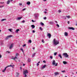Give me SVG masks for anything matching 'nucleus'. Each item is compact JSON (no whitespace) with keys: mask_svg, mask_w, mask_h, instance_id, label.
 <instances>
[{"mask_svg":"<svg viewBox=\"0 0 77 77\" xmlns=\"http://www.w3.org/2000/svg\"><path fill=\"white\" fill-rule=\"evenodd\" d=\"M18 56V53H17L16 54V56Z\"/></svg>","mask_w":77,"mask_h":77,"instance_id":"nucleus-37","label":"nucleus"},{"mask_svg":"<svg viewBox=\"0 0 77 77\" xmlns=\"http://www.w3.org/2000/svg\"><path fill=\"white\" fill-rule=\"evenodd\" d=\"M36 54V53H34V54H32V57H33L34 56H35V55Z\"/></svg>","mask_w":77,"mask_h":77,"instance_id":"nucleus-21","label":"nucleus"},{"mask_svg":"<svg viewBox=\"0 0 77 77\" xmlns=\"http://www.w3.org/2000/svg\"><path fill=\"white\" fill-rule=\"evenodd\" d=\"M43 62H44V63H45L46 62V61H45V60H44L43 61Z\"/></svg>","mask_w":77,"mask_h":77,"instance_id":"nucleus-50","label":"nucleus"},{"mask_svg":"<svg viewBox=\"0 0 77 77\" xmlns=\"http://www.w3.org/2000/svg\"><path fill=\"white\" fill-rule=\"evenodd\" d=\"M66 17H67L68 18H69L70 17L69 16H66Z\"/></svg>","mask_w":77,"mask_h":77,"instance_id":"nucleus-38","label":"nucleus"},{"mask_svg":"<svg viewBox=\"0 0 77 77\" xmlns=\"http://www.w3.org/2000/svg\"><path fill=\"white\" fill-rule=\"evenodd\" d=\"M44 12L45 14H47V12L46 11H44Z\"/></svg>","mask_w":77,"mask_h":77,"instance_id":"nucleus-53","label":"nucleus"},{"mask_svg":"<svg viewBox=\"0 0 77 77\" xmlns=\"http://www.w3.org/2000/svg\"><path fill=\"white\" fill-rule=\"evenodd\" d=\"M58 12H59L60 13L61 12V11H60V10H59Z\"/></svg>","mask_w":77,"mask_h":77,"instance_id":"nucleus-49","label":"nucleus"},{"mask_svg":"<svg viewBox=\"0 0 77 77\" xmlns=\"http://www.w3.org/2000/svg\"><path fill=\"white\" fill-rule=\"evenodd\" d=\"M20 50L21 51H22V52H23V53H24V50H23V48H21L20 49Z\"/></svg>","mask_w":77,"mask_h":77,"instance_id":"nucleus-31","label":"nucleus"},{"mask_svg":"<svg viewBox=\"0 0 77 77\" xmlns=\"http://www.w3.org/2000/svg\"><path fill=\"white\" fill-rule=\"evenodd\" d=\"M7 68L8 67H14V66L13 65H10L9 66H7Z\"/></svg>","mask_w":77,"mask_h":77,"instance_id":"nucleus-18","label":"nucleus"},{"mask_svg":"<svg viewBox=\"0 0 77 77\" xmlns=\"http://www.w3.org/2000/svg\"><path fill=\"white\" fill-rule=\"evenodd\" d=\"M19 5L20 6H21V5H22V3H19Z\"/></svg>","mask_w":77,"mask_h":77,"instance_id":"nucleus-47","label":"nucleus"},{"mask_svg":"<svg viewBox=\"0 0 77 77\" xmlns=\"http://www.w3.org/2000/svg\"><path fill=\"white\" fill-rule=\"evenodd\" d=\"M3 7H4V5H2V6H0V8H3Z\"/></svg>","mask_w":77,"mask_h":77,"instance_id":"nucleus-39","label":"nucleus"},{"mask_svg":"<svg viewBox=\"0 0 77 77\" xmlns=\"http://www.w3.org/2000/svg\"><path fill=\"white\" fill-rule=\"evenodd\" d=\"M31 27H32V29H34L35 27V26L34 25H31Z\"/></svg>","mask_w":77,"mask_h":77,"instance_id":"nucleus-19","label":"nucleus"},{"mask_svg":"<svg viewBox=\"0 0 77 77\" xmlns=\"http://www.w3.org/2000/svg\"><path fill=\"white\" fill-rule=\"evenodd\" d=\"M45 11H47V9H45Z\"/></svg>","mask_w":77,"mask_h":77,"instance_id":"nucleus-62","label":"nucleus"},{"mask_svg":"<svg viewBox=\"0 0 77 77\" xmlns=\"http://www.w3.org/2000/svg\"><path fill=\"white\" fill-rule=\"evenodd\" d=\"M10 2H11V1H10V0H8L7 2V5H9V4L10 3Z\"/></svg>","mask_w":77,"mask_h":77,"instance_id":"nucleus-20","label":"nucleus"},{"mask_svg":"<svg viewBox=\"0 0 77 77\" xmlns=\"http://www.w3.org/2000/svg\"><path fill=\"white\" fill-rule=\"evenodd\" d=\"M26 45V44H24V45L23 46V47H25Z\"/></svg>","mask_w":77,"mask_h":77,"instance_id":"nucleus-48","label":"nucleus"},{"mask_svg":"<svg viewBox=\"0 0 77 77\" xmlns=\"http://www.w3.org/2000/svg\"><path fill=\"white\" fill-rule=\"evenodd\" d=\"M22 18V17H19L17 18L16 20H21V19Z\"/></svg>","mask_w":77,"mask_h":77,"instance_id":"nucleus-13","label":"nucleus"},{"mask_svg":"<svg viewBox=\"0 0 77 77\" xmlns=\"http://www.w3.org/2000/svg\"><path fill=\"white\" fill-rule=\"evenodd\" d=\"M50 59H53V57L51 56H50Z\"/></svg>","mask_w":77,"mask_h":77,"instance_id":"nucleus-35","label":"nucleus"},{"mask_svg":"<svg viewBox=\"0 0 77 77\" xmlns=\"http://www.w3.org/2000/svg\"><path fill=\"white\" fill-rule=\"evenodd\" d=\"M46 66V65H44L43 66V67H42V69H44V68H45Z\"/></svg>","mask_w":77,"mask_h":77,"instance_id":"nucleus-23","label":"nucleus"},{"mask_svg":"<svg viewBox=\"0 0 77 77\" xmlns=\"http://www.w3.org/2000/svg\"><path fill=\"white\" fill-rule=\"evenodd\" d=\"M3 42H1V45H3Z\"/></svg>","mask_w":77,"mask_h":77,"instance_id":"nucleus-45","label":"nucleus"},{"mask_svg":"<svg viewBox=\"0 0 77 77\" xmlns=\"http://www.w3.org/2000/svg\"><path fill=\"white\" fill-rule=\"evenodd\" d=\"M55 75H58L59 74V73L58 72H56L54 73Z\"/></svg>","mask_w":77,"mask_h":77,"instance_id":"nucleus-29","label":"nucleus"},{"mask_svg":"<svg viewBox=\"0 0 77 77\" xmlns=\"http://www.w3.org/2000/svg\"><path fill=\"white\" fill-rule=\"evenodd\" d=\"M57 26L58 27H59V25L58 24H57Z\"/></svg>","mask_w":77,"mask_h":77,"instance_id":"nucleus-42","label":"nucleus"},{"mask_svg":"<svg viewBox=\"0 0 77 77\" xmlns=\"http://www.w3.org/2000/svg\"><path fill=\"white\" fill-rule=\"evenodd\" d=\"M50 24L53 25L54 24V22L52 21H50L48 23Z\"/></svg>","mask_w":77,"mask_h":77,"instance_id":"nucleus-10","label":"nucleus"},{"mask_svg":"<svg viewBox=\"0 0 77 77\" xmlns=\"http://www.w3.org/2000/svg\"><path fill=\"white\" fill-rule=\"evenodd\" d=\"M47 36L48 37L49 39H50V38L51 37V35L50 33H48V34Z\"/></svg>","mask_w":77,"mask_h":77,"instance_id":"nucleus-7","label":"nucleus"},{"mask_svg":"<svg viewBox=\"0 0 77 77\" xmlns=\"http://www.w3.org/2000/svg\"><path fill=\"white\" fill-rule=\"evenodd\" d=\"M9 31L11 32H12V29H8Z\"/></svg>","mask_w":77,"mask_h":77,"instance_id":"nucleus-28","label":"nucleus"},{"mask_svg":"<svg viewBox=\"0 0 77 77\" xmlns=\"http://www.w3.org/2000/svg\"><path fill=\"white\" fill-rule=\"evenodd\" d=\"M32 33H35V31L34 30H33L32 31Z\"/></svg>","mask_w":77,"mask_h":77,"instance_id":"nucleus-41","label":"nucleus"},{"mask_svg":"<svg viewBox=\"0 0 77 77\" xmlns=\"http://www.w3.org/2000/svg\"><path fill=\"white\" fill-rule=\"evenodd\" d=\"M28 71H27V70H24L23 71V74L24 75V77H27V74H27V73H28Z\"/></svg>","mask_w":77,"mask_h":77,"instance_id":"nucleus-2","label":"nucleus"},{"mask_svg":"<svg viewBox=\"0 0 77 77\" xmlns=\"http://www.w3.org/2000/svg\"><path fill=\"white\" fill-rule=\"evenodd\" d=\"M53 43L54 45H57V44H59V40H56L55 38L53 40Z\"/></svg>","mask_w":77,"mask_h":77,"instance_id":"nucleus-1","label":"nucleus"},{"mask_svg":"<svg viewBox=\"0 0 77 77\" xmlns=\"http://www.w3.org/2000/svg\"><path fill=\"white\" fill-rule=\"evenodd\" d=\"M39 29L41 30H42V27H40Z\"/></svg>","mask_w":77,"mask_h":77,"instance_id":"nucleus-36","label":"nucleus"},{"mask_svg":"<svg viewBox=\"0 0 77 77\" xmlns=\"http://www.w3.org/2000/svg\"><path fill=\"white\" fill-rule=\"evenodd\" d=\"M37 66H38V65H39V64L38 63H37Z\"/></svg>","mask_w":77,"mask_h":77,"instance_id":"nucleus-54","label":"nucleus"},{"mask_svg":"<svg viewBox=\"0 0 77 77\" xmlns=\"http://www.w3.org/2000/svg\"><path fill=\"white\" fill-rule=\"evenodd\" d=\"M44 20H46L47 19V17H44Z\"/></svg>","mask_w":77,"mask_h":77,"instance_id":"nucleus-43","label":"nucleus"},{"mask_svg":"<svg viewBox=\"0 0 77 77\" xmlns=\"http://www.w3.org/2000/svg\"><path fill=\"white\" fill-rule=\"evenodd\" d=\"M6 19H3L1 20V21H6Z\"/></svg>","mask_w":77,"mask_h":77,"instance_id":"nucleus-25","label":"nucleus"},{"mask_svg":"<svg viewBox=\"0 0 77 77\" xmlns=\"http://www.w3.org/2000/svg\"><path fill=\"white\" fill-rule=\"evenodd\" d=\"M0 58H2V55L0 54Z\"/></svg>","mask_w":77,"mask_h":77,"instance_id":"nucleus-55","label":"nucleus"},{"mask_svg":"<svg viewBox=\"0 0 77 77\" xmlns=\"http://www.w3.org/2000/svg\"><path fill=\"white\" fill-rule=\"evenodd\" d=\"M19 73H18V72H16V76L17 77H19Z\"/></svg>","mask_w":77,"mask_h":77,"instance_id":"nucleus-17","label":"nucleus"},{"mask_svg":"<svg viewBox=\"0 0 77 77\" xmlns=\"http://www.w3.org/2000/svg\"><path fill=\"white\" fill-rule=\"evenodd\" d=\"M68 24H69V21H68Z\"/></svg>","mask_w":77,"mask_h":77,"instance_id":"nucleus-58","label":"nucleus"},{"mask_svg":"<svg viewBox=\"0 0 77 77\" xmlns=\"http://www.w3.org/2000/svg\"><path fill=\"white\" fill-rule=\"evenodd\" d=\"M34 16L35 18H37L39 16V14L38 13H35L34 14Z\"/></svg>","mask_w":77,"mask_h":77,"instance_id":"nucleus-3","label":"nucleus"},{"mask_svg":"<svg viewBox=\"0 0 77 77\" xmlns=\"http://www.w3.org/2000/svg\"><path fill=\"white\" fill-rule=\"evenodd\" d=\"M14 46V44H12L10 46L9 48L10 49H12V48Z\"/></svg>","mask_w":77,"mask_h":77,"instance_id":"nucleus-9","label":"nucleus"},{"mask_svg":"<svg viewBox=\"0 0 77 77\" xmlns=\"http://www.w3.org/2000/svg\"><path fill=\"white\" fill-rule=\"evenodd\" d=\"M63 56H64L65 57H69V55H68V54L66 53H64L63 54Z\"/></svg>","mask_w":77,"mask_h":77,"instance_id":"nucleus-4","label":"nucleus"},{"mask_svg":"<svg viewBox=\"0 0 77 77\" xmlns=\"http://www.w3.org/2000/svg\"><path fill=\"white\" fill-rule=\"evenodd\" d=\"M40 24L41 25V26H43L44 25V24L42 22H41L40 23Z\"/></svg>","mask_w":77,"mask_h":77,"instance_id":"nucleus-27","label":"nucleus"},{"mask_svg":"<svg viewBox=\"0 0 77 77\" xmlns=\"http://www.w3.org/2000/svg\"><path fill=\"white\" fill-rule=\"evenodd\" d=\"M8 68V67L6 66V67L5 68V69H3L2 70V72H5V71H6V68Z\"/></svg>","mask_w":77,"mask_h":77,"instance_id":"nucleus-11","label":"nucleus"},{"mask_svg":"<svg viewBox=\"0 0 77 77\" xmlns=\"http://www.w3.org/2000/svg\"><path fill=\"white\" fill-rule=\"evenodd\" d=\"M18 31H20V29H17L16 31V33H18Z\"/></svg>","mask_w":77,"mask_h":77,"instance_id":"nucleus-24","label":"nucleus"},{"mask_svg":"<svg viewBox=\"0 0 77 77\" xmlns=\"http://www.w3.org/2000/svg\"><path fill=\"white\" fill-rule=\"evenodd\" d=\"M5 2H0V3H2V4H3Z\"/></svg>","mask_w":77,"mask_h":77,"instance_id":"nucleus-51","label":"nucleus"},{"mask_svg":"<svg viewBox=\"0 0 77 77\" xmlns=\"http://www.w3.org/2000/svg\"><path fill=\"white\" fill-rule=\"evenodd\" d=\"M32 22H33L34 23V20H32Z\"/></svg>","mask_w":77,"mask_h":77,"instance_id":"nucleus-59","label":"nucleus"},{"mask_svg":"<svg viewBox=\"0 0 77 77\" xmlns=\"http://www.w3.org/2000/svg\"><path fill=\"white\" fill-rule=\"evenodd\" d=\"M55 22L57 23V21H55Z\"/></svg>","mask_w":77,"mask_h":77,"instance_id":"nucleus-52","label":"nucleus"},{"mask_svg":"<svg viewBox=\"0 0 77 77\" xmlns=\"http://www.w3.org/2000/svg\"><path fill=\"white\" fill-rule=\"evenodd\" d=\"M26 4L28 5H30V2L28 1L26 2Z\"/></svg>","mask_w":77,"mask_h":77,"instance_id":"nucleus-15","label":"nucleus"},{"mask_svg":"<svg viewBox=\"0 0 77 77\" xmlns=\"http://www.w3.org/2000/svg\"><path fill=\"white\" fill-rule=\"evenodd\" d=\"M43 1L44 2H46V1H47V0H43Z\"/></svg>","mask_w":77,"mask_h":77,"instance_id":"nucleus-57","label":"nucleus"},{"mask_svg":"<svg viewBox=\"0 0 77 77\" xmlns=\"http://www.w3.org/2000/svg\"><path fill=\"white\" fill-rule=\"evenodd\" d=\"M27 61L28 62H30L31 61V60L30 59V58H28L27 60Z\"/></svg>","mask_w":77,"mask_h":77,"instance_id":"nucleus-26","label":"nucleus"},{"mask_svg":"<svg viewBox=\"0 0 77 77\" xmlns=\"http://www.w3.org/2000/svg\"><path fill=\"white\" fill-rule=\"evenodd\" d=\"M6 53H10L9 51H7L6 52Z\"/></svg>","mask_w":77,"mask_h":77,"instance_id":"nucleus-46","label":"nucleus"},{"mask_svg":"<svg viewBox=\"0 0 77 77\" xmlns=\"http://www.w3.org/2000/svg\"><path fill=\"white\" fill-rule=\"evenodd\" d=\"M29 42L31 43H32V40H29Z\"/></svg>","mask_w":77,"mask_h":77,"instance_id":"nucleus-30","label":"nucleus"},{"mask_svg":"<svg viewBox=\"0 0 77 77\" xmlns=\"http://www.w3.org/2000/svg\"><path fill=\"white\" fill-rule=\"evenodd\" d=\"M57 54V52H55L54 54V56H56Z\"/></svg>","mask_w":77,"mask_h":77,"instance_id":"nucleus-32","label":"nucleus"},{"mask_svg":"<svg viewBox=\"0 0 77 77\" xmlns=\"http://www.w3.org/2000/svg\"><path fill=\"white\" fill-rule=\"evenodd\" d=\"M25 20H23V21H22V23H25Z\"/></svg>","mask_w":77,"mask_h":77,"instance_id":"nucleus-33","label":"nucleus"},{"mask_svg":"<svg viewBox=\"0 0 77 77\" xmlns=\"http://www.w3.org/2000/svg\"><path fill=\"white\" fill-rule=\"evenodd\" d=\"M52 64L53 65H55L56 64V62L55 60H53V62H52Z\"/></svg>","mask_w":77,"mask_h":77,"instance_id":"nucleus-14","label":"nucleus"},{"mask_svg":"<svg viewBox=\"0 0 77 77\" xmlns=\"http://www.w3.org/2000/svg\"><path fill=\"white\" fill-rule=\"evenodd\" d=\"M11 59H13V60H15L16 59H18L17 58V57H11Z\"/></svg>","mask_w":77,"mask_h":77,"instance_id":"nucleus-5","label":"nucleus"},{"mask_svg":"<svg viewBox=\"0 0 77 77\" xmlns=\"http://www.w3.org/2000/svg\"><path fill=\"white\" fill-rule=\"evenodd\" d=\"M42 42H43V43H45V42L44 41V40L43 39L42 40Z\"/></svg>","mask_w":77,"mask_h":77,"instance_id":"nucleus-34","label":"nucleus"},{"mask_svg":"<svg viewBox=\"0 0 77 77\" xmlns=\"http://www.w3.org/2000/svg\"><path fill=\"white\" fill-rule=\"evenodd\" d=\"M11 2H12L13 1V0H10Z\"/></svg>","mask_w":77,"mask_h":77,"instance_id":"nucleus-64","label":"nucleus"},{"mask_svg":"<svg viewBox=\"0 0 77 77\" xmlns=\"http://www.w3.org/2000/svg\"><path fill=\"white\" fill-rule=\"evenodd\" d=\"M68 32H65L64 33L65 36H68Z\"/></svg>","mask_w":77,"mask_h":77,"instance_id":"nucleus-12","label":"nucleus"},{"mask_svg":"<svg viewBox=\"0 0 77 77\" xmlns=\"http://www.w3.org/2000/svg\"><path fill=\"white\" fill-rule=\"evenodd\" d=\"M58 56L59 57H60V59H62V56H61V54H59V55H58Z\"/></svg>","mask_w":77,"mask_h":77,"instance_id":"nucleus-16","label":"nucleus"},{"mask_svg":"<svg viewBox=\"0 0 77 77\" xmlns=\"http://www.w3.org/2000/svg\"><path fill=\"white\" fill-rule=\"evenodd\" d=\"M68 29L70 30H75V28L72 27H69Z\"/></svg>","mask_w":77,"mask_h":77,"instance_id":"nucleus-8","label":"nucleus"},{"mask_svg":"<svg viewBox=\"0 0 77 77\" xmlns=\"http://www.w3.org/2000/svg\"><path fill=\"white\" fill-rule=\"evenodd\" d=\"M25 10H26V8H24L23 9L22 11H25Z\"/></svg>","mask_w":77,"mask_h":77,"instance_id":"nucleus-44","label":"nucleus"},{"mask_svg":"<svg viewBox=\"0 0 77 77\" xmlns=\"http://www.w3.org/2000/svg\"><path fill=\"white\" fill-rule=\"evenodd\" d=\"M61 72H65V70L62 71Z\"/></svg>","mask_w":77,"mask_h":77,"instance_id":"nucleus-40","label":"nucleus"},{"mask_svg":"<svg viewBox=\"0 0 77 77\" xmlns=\"http://www.w3.org/2000/svg\"><path fill=\"white\" fill-rule=\"evenodd\" d=\"M23 66H25V64H23Z\"/></svg>","mask_w":77,"mask_h":77,"instance_id":"nucleus-61","label":"nucleus"},{"mask_svg":"<svg viewBox=\"0 0 77 77\" xmlns=\"http://www.w3.org/2000/svg\"><path fill=\"white\" fill-rule=\"evenodd\" d=\"M35 48H33V50H35Z\"/></svg>","mask_w":77,"mask_h":77,"instance_id":"nucleus-63","label":"nucleus"},{"mask_svg":"<svg viewBox=\"0 0 77 77\" xmlns=\"http://www.w3.org/2000/svg\"><path fill=\"white\" fill-rule=\"evenodd\" d=\"M64 19H65V20H66V17H64Z\"/></svg>","mask_w":77,"mask_h":77,"instance_id":"nucleus-60","label":"nucleus"},{"mask_svg":"<svg viewBox=\"0 0 77 77\" xmlns=\"http://www.w3.org/2000/svg\"><path fill=\"white\" fill-rule=\"evenodd\" d=\"M12 35H9L8 36H7L5 38V39L6 40H8V39H9V38H11V37H12Z\"/></svg>","mask_w":77,"mask_h":77,"instance_id":"nucleus-6","label":"nucleus"},{"mask_svg":"<svg viewBox=\"0 0 77 77\" xmlns=\"http://www.w3.org/2000/svg\"><path fill=\"white\" fill-rule=\"evenodd\" d=\"M55 66H57V63H56V64L55 65Z\"/></svg>","mask_w":77,"mask_h":77,"instance_id":"nucleus-56","label":"nucleus"},{"mask_svg":"<svg viewBox=\"0 0 77 77\" xmlns=\"http://www.w3.org/2000/svg\"><path fill=\"white\" fill-rule=\"evenodd\" d=\"M63 64H66L67 63V62H66L65 61H64L63 62Z\"/></svg>","mask_w":77,"mask_h":77,"instance_id":"nucleus-22","label":"nucleus"}]
</instances>
